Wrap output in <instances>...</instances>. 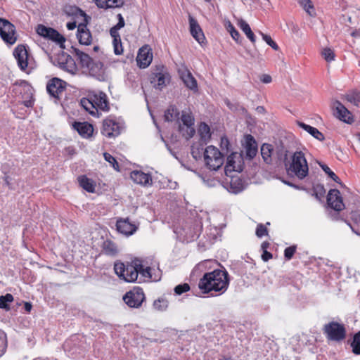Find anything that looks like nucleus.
<instances>
[{"label": "nucleus", "mask_w": 360, "mask_h": 360, "mask_svg": "<svg viewBox=\"0 0 360 360\" xmlns=\"http://www.w3.org/2000/svg\"><path fill=\"white\" fill-rule=\"evenodd\" d=\"M229 285V274L221 269L205 273L198 282V288L204 294L214 292L221 295L226 292Z\"/></svg>", "instance_id": "1"}, {"label": "nucleus", "mask_w": 360, "mask_h": 360, "mask_svg": "<svg viewBox=\"0 0 360 360\" xmlns=\"http://www.w3.org/2000/svg\"><path fill=\"white\" fill-rule=\"evenodd\" d=\"M81 106L90 115L98 116V110L108 111L109 102L106 94L102 91L89 94L88 97L82 98L80 101Z\"/></svg>", "instance_id": "2"}, {"label": "nucleus", "mask_w": 360, "mask_h": 360, "mask_svg": "<svg viewBox=\"0 0 360 360\" xmlns=\"http://www.w3.org/2000/svg\"><path fill=\"white\" fill-rule=\"evenodd\" d=\"M285 165L288 174L299 179H304L309 174V165L304 153L302 151H295L289 165Z\"/></svg>", "instance_id": "3"}, {"label": "nucleus", "mask_w": 360, "mask_h": 360, "mask_svg": "<svg viewBox=\"0 0 360 360\" xmlns=\"http://www.w3.org/2000/svg\"><path fill=\"white\" fill-rule=\"evenodd\" d=\"M137 259L131 262L124 263L121 261H116L114 264V271L117 276L122 280L131 283L136 281L138 278Z\"/></svg>", "instance_id": "4"}, {"label": "nucleus", "mask_w": 360, "mask_h": 360, "mask_svg": "<svg viewBox=\"0 0 360 360\" xmlns=\"http://www.w3.org/2000/svg\"><path fill=\"white\" fill-rule=\"evenodd\" d=\"M322 331L328 341L341 342L347 337V329L345 324L335 321L323 325Z\"/></svg>", "instance_id": "5"}, {"label": "nucleus", "mask_w": 360, "mask_h": 360, "mask_svg": "<svg viewBox=\"0 0 360 360\" xmlns=\"http://www.w3.org/2000/svg\"><path fill=\"white\" fill-rule=\"evenodd\" d=\"M204 161L209 169L216 171L223 165L224 158L217 148L209 146L204 151Z\"/></svg>", "instance_id": "6"}, {"label": "nucleus", "mask_w": 360, "mask_h": 360, "mask_svg": "<svg viewBox=\"0 0 360 360\" xmlns=\"http://www.w3.org/2000/svg\"><path fill=\"white\" fill-rule=\"evenodd\" d=\"M123 301L130 308H139L146 300L143 289L134 287L123 296Z\"/></svg>", "instance_id": "7"}, {"label": "nucleus", "mask_w": 360, "mask_h": 360, "mask_svg": "<svg viewBox=\"0 0 360 360\" xmlns=\"http://www.w3.org/2000/svg\"><path fill=\"white\" fill-rule=\"evenodd\" d=\"M0 37L7 44L13 45L17 41L15 27L4 18H0Z\"/></svg>", "instance_id": "8"}, {"label": "nucleus", "mask_w": 360, "mask_h": 360, "mask_svg": "<svg viewBox=\"0 0 360 360\" xmlns=\"http://www.w3.org/2000/svg\"><path fill=\"white\" fill-rule=\"evenodd\" d=\"M122 129V124L116 120L107 117L103 121L101 132L108 139H114L121 134Z\"/></svg>", "instance_id": "9"}, {"label": "nucleus", "mask_w": 360, "mask_h": 360, "mask_svg": "<svg viewBox=\"0 0 360 360\" xmlns=\"http://www.w3.org/2000/svg\"><path fill=\"white\" fill-rule=\"evenodd\" d=\"M37 33L45 39L51 40L59 44L61 48H64L65 38L60 34L56 30L46 27L44 25H39L37 27Z\"/></svg>", "instance_id": "10"}, {"label": "nucleus", "mask_w": 360, "mask_h": 360, "mask_svg": "<svg viewBox=\"0 0 360 360\" xmlns=\"http://www.w3.org/2000/svg\"><path fill=\"white\" fill-rule=\"evenodd\" d=\"M67 83L57 77L50 79L46 85L47 92L50 96L60 100L62 94L66 89Z\"/></svg>", "instance_id": "11"}, {"label": "nucleus", "mask_w": 360, "mask_h": 360, "mask_svg": "<svg viewBox=\"0 0 360 360\" xmlns=\"http://www.w3.org/2000/svg\"><path fill=\"white\" fill-rule=\"evenodd\" d=\"M333 108L334 115L340 120L349 124L354 122L352 113L339 101L333 103Z\"/></svg>", "instance_id": "12"}, {"label": "nucleus", "mask_w": 360, "mask_h": 360, "mask_svg": "<svg viewBox=\"0 0 360 360\" xmlns=\"http://www.w3.org/2000/svg\"><path fill=\"white\" fill-rule=\"evenodd\" d=\"M153 50L149 45H144L139 49L136 63L140 68H148L153 60Z\"/></svg>", "instance_id": "13"}, {"label": "nucleus", "mask_w": 360, "mask_h": 360, "mask_svg": "<svg viewBox=\"0 0 360 360\" xmlns=\"http://www.w3.org/2000/svg\"><path fill=\"white\" fill-rule=\"evenodd\" d=\"M13 56L17 60L20 69L24 72H27L29 54L26 46L23 44L18 45L13 51Z\"/></svg>", "instance_id": "14"}, {"label": "nucleus", "mask_w": 360, "mask_h": 360, "mask_svg": "<svg viewBox=\"0 0 360 360\" xmlns=\"http://www.w3.org/2000/svg\"><path fill=\"white\" fill-rule=\"evenodd\" d=\"M327 203L330 207L340 212L345 209L342 197L338 189H330L327 195Z\"/></svg>", "instance_id": "15"}, {"label": "nucleus", "mask_w": 360, "mask_h": 360, "mask_svg": "<svg viewBox=\"0 0 360 360\" xmlns=\"http://www.w3.org/2000/svg\"><path fill=\"white\" fill-rule=\"evenodd\" d=\"M116 227L120 233L127 236L134 234L138 229L134 224L129 221L128 218L117 219Z\"/></svg>", "instance_id": "16"}, {"label": "nucleus", "mask_w": 360, "mask_h": 360, "mask_svg": "<svg viewBox=\"0 0 360 360\" xmlns=\"http://www.w3.org/2000/svg\"><path fill=\"white\" fill-rule=\"evenodd\" d=\"M72 126L82 138L89 139L93 135L94 127L87 122H74Z\"/></svg>", "instance_id": "17"}, {"label": "nucleus", "mask_w": 360, "mask_h": 360, "mask_svg": "<svg viewBox=\"0 0 360 360\" xmlns=\"http://www.w3.org/2000/svg\"><path fill=\"white\" fill-rule=\"evenodd\" d=\"M77 37L79 44L83 45H90L92 42V36L90 30L87 28L85 23H80L77 26Z\"/></svg>", "instance_id": "18"}, {"label": "nucleus", "mask_w": 360, "mask_h": 360, "mask_svg": "<svg viewBox=\"0 0 360 360\" xmlns=\"http://www.w3.org/2000/svg\"><path fill=\"white\" fill-rule=\"evenodd\" d=\"M130 177L134 183L142 186H150L153 183L150 174H146L142 171H132L130 173Z\"/></svg>", "instance_id": "19"}, {"label": "nucleus", "mask_w": 360, "mask_h": 360, "mask_svg": "<svg viewBox=\"0 0 360 360\" xmlns=\"http://www.w3.org/2000/svg\"><path fill=\"white\" fill-rule=\"evenodd\" d=\"M180 78L186 87L191 90H198V83L192 73L186 68L179 70Z\"/></svg>", "instance_id": "20"}, {"label": "nucleus", "mask_w": 360, "mask_h": 360, "mask_svg": "<svg viewBox=\"0 0 360 360\" xmlns=\"http://www.w3.org/2000/svg\"><path fill=\"white\" fill-rule=\"evenodd\" d=\"M190 32L193 37L199 43L202 44L205 39L203 32L198 21L191 15H189Z\"/></svg>", "instance_id": "21"}, {"label": "nucleus", "mask_w": 360, "mask_h": 360, "mask_svg": "<svg viewBox=\"0 0 360 360\" xmlns=\"http://www.w3.org/2000/svg\"><path fill=\"white\" fill-rule=\"evenodd\" d=\"M167 79L169 80V75L162 72L153 73L150 77V83L159 90H162L166 86Z\"/></svg>", "instance_id": "22"}, {"label": "nucleus", "mask_w": 360, "mask_h": 360, "mask_svg": "<svg viewBox=\"0 0 360 360\" xmlns=\"http://www.w3.org/2000/svg\"><path fill=\"white\" fill-rule=\"evenodd\" d=\"M79 186L88 193H94L96 192V182L86 175H80L77 178Z\"/></svg>", "instance_id": "23"}, {"label": "nucleus", "mask_w": 360, "mask_h": 360, "mask_svg": "<svg viewBox=\"0 0 360 360\" xmlns=\"http://www.w3.org/2000/svg\"><path fill=\"white\" fill-rule=\"evenodd\" d=\"M102 252L108 256L115 257L119 252L117 245L112 240L107 239L103 241L101 245Z\"/></svg>", "instance_id": "24"}, {"label": "nucleus", "mask_w": 360, "mask_h": 360, "mask_svg": "<svg viewBox=\"0 0 360 360\" xmlns=\"http://www.w3.org/2000/svg\"><path fill=\"white\" fill-rule=\"evenodd\" d=\"M245 149L246 154L250 158H254L257 152V144L254 137L250 134H247L245 136Z\"/></svg>", "instance_id": "25"}, {"label": "nucleus", "mask_w": 360, "mask_h": 360, "mask_svg": "<svg viewBox=\"0 0 360 360\" xmlns=\"http://www.w3.org/2000/svg\"><path fill=\"white\" fill-rule=\"evenodd\" d=\"M59 60V64L62 69L70 72H73L76 70L75 63L70 55L63 54Z\"/></svg>", "instance_id": "26"}, {"label": "nucleus", "mask_w": 360, "mask_h": 360, "mask_svg": "<svg viewBox=\"0 0 360 360\" xmlns=\"http://www.w3.org/2000/svg\"><path fill=\"white\" fill-rule=\"evenodd\" d=\"M261 155L266 164L272 163L273 156L274 155L273 146L269 143H264L261 147Z\"/></svg>", "instance_id": "27"}, {"label": "nucleus", "mask_w": 360, "mask_h": 360, "mask_svg": "<svg viewBox=\"0 0 360 360\" xmlns=\"http://www.w3.org/2000/svg\"><path fill=\"white\" fill-rule=\"evenodd\" d=\"M297 125L310 134L313 137L319 141H323L325 139V136L322 132H321L318 129L308 125L302 122H297Z\"/></svg>", "instance_id": "28"}, {"label": "nucleus", "mask_w": 360, "mask_h": 360, "mask_svg": "<svg viewBox=\"0 0 360 360\" xmlns=\"http://www.w3.org/2000/svg\"><path fill=\"white\" fill-rule=\"evenodd\" d=\"M96 4L101 8H114L122 6L124 0H96Z\"/></svg>", "instance_id": "29"}, {"label": "nucleus", "mask_w": 360, "mask_h": 360, "mask_svg": "<svg viewBox=\"0 0 360 360\" xmlns=\"http://www.w3.org/2000/svg\"><path fill=\"white\" fill-rule=\"evenodd\" d=\"M89 74L101 80L103 78L104 70L103 69V64L101 62H93L90 66L88 67Z\"/></svg>", "instance_id": "30"}, {"label": "nucleus", "mask_w": 360, "mask_h": 360, "mask_svg": "<svg viewBox=\"0 0 360 360\" xmlns=\"http://www.w3.org/2000/svg\"><path fill=\"white\" fill-rule=\"evenodd\" d=\"M181 120L183 122V124L188 127V129L189 130V137H192L195 133V129H193V126L194 125V118L191 113L183 112Z\"/></svg>", "instance_id": "31"}, {"label": "nucleus", "mask_w": 360, "mask_h": 360, "mask_svg": "<svg viewBox=\"0 0 360 360\" xmlns=\"http://www.w3.org/2000/svg\"><path fill=\"white\" fill-rule=\"evenodd\" d=\"M238 25L240 28V30L245 33L247 37L250 40L252 44H255L256 41V37L254 33L252 32L250 25L247 22L244 20L240 19L238 22Z\"/></svg>", "instance_id": "32"}, {"label": "nucleus", "mask_w": 360, "mask_h": 360, "mask_svg": "<svg viewBox=\"0 0 360 360\" xmlns=\"http://www.w3.org/2000/svg\"><path fill=\"white\" fill-rule=\"evenodd\" d=\"M300 6L307 12V13L314 17L316 15V11L314 4L311 0H297Z\"/></svg>", "instance_id": "33"}, {"label": "nucleus", "mask_w": 360, "mask_h": 360, "mask_svg": "<svg viewBox=\"0 0 360 360\" xmlns=\"http://www.w3.org/2000/svg\"><path fill=\"white\" fill-rule=\"evenodd\" d=\"M179 115V112L175 106H170L165 112L164 118L167 122H172L177 119Z\"/></svg>", "instance_id": "34"}, {"label": "nucleus", "mask_w": 360, "mask_h": 360, "mask_svg": "<svg viewBox=\"0 0 360 360\" xmlns=\"http://www.w3.org/2000/svg\"><path fill=\"white\" fill-rule=\"evenodd\" d=\"M350 347L353 354L360 355V331H358L353 335Z\"/></svg>", "instance_id": "35"}, {"label": "nucleus", "mask_w": 360, "mask_h": 360, "mask_svg": "<svg viewBox=\"0 0 360 360\" xmlns=\"http://www.w3.org/2000/svg\"><path fill=\"white\" fill-rule=\"evenodd\" d=\"M345 98L354 105L360 108V91H352L346 94Z\"/></svg>", "instance_id": "36"}, {"label": "nucleus", "mask_w": 360, "mask_h": 360, "mask_svg": "<svg viewBox=\"0 0 360 360\" xmlns=\"http://www.w3.org/2000/svg\"><path fill=\"white\" fill-rule=\"evenodd\" d=\"M198 132L202 141H207L210 139V129L208 124L202 122L200 124Z\"/></svg>", "instance_id": "37"}, {"label": "nucleus", "mask_w": 360, "mask_h": 360, "mask_svg": "<svg viewBox=\"0 0 360 360\" xmlns=\"http://www.w3.org/2000/svg\"><path fill=\"white\" fill-rule=\"evenodd\" d=\"M13 301V296L11 294L7 293L5 295H1L0 297V308L6 310L10 309L9 303L12 302Z\"/></svg>", "instance_id": "38"}, {"label": "nucleus", "mask_w": 360, "mask_h": 360, "mask_svg": "<svg viewBox=\"0 0 360 360\" xmlns=\"http://www.w3.org/2000/svg\"><path fill=\"white\" fill-rule=\"evenodd\" d=\"M288 150L282 145L277 146L274 150V155L278 160H285L288 158Z\"/></svg>", "instance_id": "39"}, {"label": "nucleus", "mask_w": 360, "mask_h": 360, "mask_svg": "<svg viewBox=\"0 0 360 360\" xmlns=\"http://www.w3.org/2000/svg\"><path fill=\"white\" fill-rule=\"evenodd\" d=\"M321 169L324 171V172L334 181L342 186V184L340 179V178L330 169V167L325 164H319Z\"/></svg>", "instance_id": "40"}, {"label": "nucleus", "mask_w": 360, "mask_h": 360, "mask_svg": "<svg viewBox=\"0 0 360 360\" xmlns=\"http://www.w3.org/2000/svg\"><path fill=\"white\" fill-rule=\"evenodd\" d=\"M136 264L138 265V267H139V268H137L138 274H141L145 278H151V274H150L151 268L150 267H149V266L144 267L141 263V261L139 259H137Z\"/></svg>", "instance_id": "41"}, {"label": "nucleus", "mask_w": 360, "mask_h": 360, "mask_svg": "<svg viewBox=\"0 0 360 360\" xmlns=\"http://www.w3.org/2000/svg\"><path fill=\"white\" fill-rule=\"evenodd\" d=\"M103 157L105 160L109 162V164L113 167L115 170H116L117 172L120 171L119 163L112 155H110L108 153H104Z\"/></svg>", "instance_id": "42"}, {"label": "nucleus", "mask_w": 360, "mask_h": 360, "mask_svg": "<svg viewBox=\"0 0 360 360\" xmlns=\"http://www.w3.org/2000/svg\"><path fill=\"white\" fill-rule=\"evenodd\" d=\"M77 55H78V56H79V58L80 59L82 65L83 67L88 68L94 62L92 58L88 54H86V53H84L83 52H80V53H78Z\"/></svg>", "instance_id": "43"}, {"label": "nucleus", "mask_w": 360, "mask_h": 360, "mask_svg": "<svg viewBox=\"0 0 360 360\" xmlns=\"http://www.w3.org/2000/svg\"><path fill=\"white\" fill-rule=\"evenodd\" d=\"M154 308L159 311H164L168 307V301L165 298H159L153 303Z\"/></svg>", "instance_id": "44"}, {"label": "nucleus", "mask_w": 360, "mask_h": 360, "mask_svg": "<svg viewBox=\"0 0 360 360\" xmlns=\"http://www.w3.org/2000/svg\"><path fill=\"white\" fill-rule=\"evenodd\" d=\"M322 57L327 61L331 62L335 60V53L330 48H325L321 51Z\"/></svg>", "instance_id": "45"}, {"label": "nucleus", "mask_w": 360, "mask_h": 360, "mask_svg": "<svg viewBox=\"0 0 360 360\" xmlns=\"http://www.w3.org/2000/svg\"><path fill=\"white\" fill-rule=\"evenodd\" d=\"M313 191L316 198L319 200L323 198L326 194V189L321 184H316L313 187Z\"/></svg>", "instance_id": "46"}, {"label": "nucleus", "mask_w": 360, "mask_h": 360, "mask_svg": "<svg viewBox=\"0 0 360 360\" xmlns=\"http://www.w3.org/2000/svg\"><path fill=\"white\" fill-rule=\"evenodd\" d=\"M226 28L230 33L231 37L236 41H238V39L240 38V34L238 31L236 30L235 27L232 25V23L230 21L228 22L227 25H226Z\"/></svg>", "instance_id": "47"}, {"label": "nucleus", "mask_w": 360, "mask_h": 360, "mask_svg": "<svg viewBox=\"0 0 360 360\" xmlns=\"http://www.w3.org/2000/svg\"><path fill=\"white\" fill-rule=\"evenodd\" d=\"M260 34L262 35V39H264V41H265V42L268 45H269L274 50L278 51L279 49L278 45L276 44V41H274L271 39V36H269L268 34H264L262 32H260Z\"/></svg>", "instance_id": "48"}, {"label": "nucleus", "mask_w": 360, "mask_h": 360, "mask_svg": "<svg viewBox=\"0 0 360 360\" xmlns=\"http://www.w3.org/2000/svg\"><path fill=\"white\" fill-rule=\"evenodd\" d=\"M296 250H297V245H291V246H289L288 248H286L285 250H284V257L286 260H290L295 253L296 252Z\"/></svg>", "instance_id": "49"}, {"label": "nucleus", "mask_w": 360, "mask_h": 360, "mask_svg": "<svg viewBox=\"0 0 360 360\" xmlns=\"http://www.w3.org/2000/svg\"><path fill=\"white\" fill-rule=\"evenodd\" d=\"M29 87V84L25 81H20V82H16L15 84H13L12 91L13 93L16 94H21V89L22 88H26Z\"/></svg>", "instance_id": "50"}, {"label": "nucleus", "mask_w": 360, "mask_h": 360, "mask_svg": "<svg viewBox=\"0 0 360 360\" xmlns=\"http://www.w3.org/2000/svg\"><path fill=\"white\" fill-rule=\"evenodd\" d=\"M190 289H191V288H190L189 284L184 283L183 284H179V285H176L174 288V292L176 295H180L184 292H188L190 290Z\"/></svg>", "instance_id": "51"}, {"label": "nucleus", "mask_w": 360, "mask_h": 360, "mask_svg": "<svg viewBox=\"0 0 360 360\" xmlns=\"http://www.w3.org/2000/svg\"><path fill=\"white\" fill-rule=\"evenodd\" d=\"M117 18H118V22L110 29V32H112V33L119 32H118L119 30H120L121 28H122L124 26L125 23H124V20L122 15L120 13L117 15Z\"/></svg>", "instance_id": "52"}, {"label": "nucleus", "mask_w": 360, "mask_h": 360, "mask_svg": "<svg viewBox=\"0 0 360 360\" xmlns=\"http://www.w3.org/2000/svg\"><path fill=\"white\" fill-rule=\"evenodd\" d=\"M256 235L259 238L268 235V229L263 224H259L256 228Z\"/></svg>", "instance_id": "53"}, {"label": "nucleus", "mask_w": 360, "mask_h": 360, "mask_svg": "<svg viewBox=\"0 0 360 360\" xmlns=\"http://www.w3.org/2000/svg\"><path fill=\"white\" fill-rule=\"evenodd\" d=\"M110 34L112 38V44L113 45L117 44H122L121 37H120L119 32H115V33L110 32Z\"/></svg>", "instance_id": "54"}, {"label": "nucleus", "mask_w": 360, "mask_h": 360, "mask_svg": "<svg viewBox=\"0 0 360 360\" xmlns=\"http://www.w3.org/2000/svg\"><path fill=\"white\" fill-rule=\"evenodd\" d=\"M233 155H234V154L232 153L231 155L228 156L226 167V168L232 167L233 170H236L235 166L233 165V164L235 163V161L233 160Z\"/></svg>", "instance_id": "55"}, {"label": "nucleus", "mask_w": 360, "mask_h": 360, "mask_svg": "<svg viewBox=\"0 0 360 360\" xmlns=\"http://www.w3.org/2000/svg\"><path fill=\"white\" fill-rule=\"evenodd\" d=\"M220 146L222 149L229 150V141L227 137L224 136L221 138Z\"/></svg>", "instance_id": "56"}, {"label": "nucleus", "mask_w": 360, "mask_h": 360, "mask_svg": "<svg viewBox=\"0 0 360 360\" xmlns=\"http://www.w3.org/2000/svg\"><path fill=\"white\" fill-rule=\"evenodd\" d=\"M114 53L116 55H121L123 53V46L122 44H117L113 45Z\"/></svg>", "instance_id": "57"}, {"label": "nucleus", "mask_w": 360, "mask_h": 360, "mask_svg": "<svg viewBox=\"0 0 360 360\" xmlns=\"http://www.w3.org/2000/svg\"><path fill=\"white\" fill-rule=\"evenodd\" d=\"M260 80L264 84L271 83L272 78L269 75L264 74L260 77Z\"/></svg>", "instance_id": "58"}, {"label": "nucleus", "mask_w": 360, "mask_h": 360, "mask_svg": "<svg viewBox=\"0 0 360 360\" xmlns=\"http://www.w3.org/2000/svg\"><path fill=\"white\" fill-rule=\"evenodd\" d=\"M272 257H273L272 254L271 252H268L267 250H264V251H263V253L262 255V258L264 262L269 261V259H271L272 258Z\"/></svg>", "instance_id": "59"}, {"label": "nucleus", "mask_w": 360, "mask_h": 360, "mask_svg": "<svg viewBox=\"0 0 360 360\" xmlns=\"http://www.w3.org/2000/svg\"><path fill=\"white\" fill-rule=\"evenodd\" d=\"M238 181H240V179H235V180L234 179H231V186L234 189V191H233L234 193H238V192H240V191H241L243 190V186H241L240 187H236V188L233 187V185Z\"/></svg>", "instance_id": "60"}, {"label": "nucleus", "mask_w": 360, "mask_h": 360, "mask_svg": "<svg viewBox=\"0 0 360 360\" xmlns=\"http://www.w3.org/2000/svg\"><path fill=\"white\" fill-rule=\"evenodd\" d=\"M66 26L69 30H73L77 27V24L76 22H69Z\"/></svg>", "instance_id": "61"}, {"label": "nucleus", "mask_w": 360, "mask_h": 360, "mask_svg": "<svg viewBox=\"0 0 360 360\" xmlns=\"http://www.w3.org/2000/svg\"><path fill=\"white\" fill-rule=\"evenodd\" d=\"M32 308V305L30 302H25L24 304V309L27 312H30L31 309Z\"/></svg>", "instance_id": "62"}, {"label": "nucleus", "mask_w": 360, "mask_h": 360, "mask_svg": "<svg viewBox=\"0 0 360 360\" xmlns=\"http://www.w3.org/2000/svg\"><path fill=\"white\" fill-rule=\"evenodd\" d=\"M256 111L259 114H265L266 113V109L264 106H257L256 108Z\"/></svg>", "instance_id": "63"}, {"label": "nucleus", "mask_w": 360, "mask_h": 360, "mask_svg": "<svg viewBox=\"0 0 360 360\" xmlns=\"http://www.w3.org/2000/svg\"><path fill=\"white\" fill-rule=\"evenodd\" d=\"M269 246V243L268 242H263L262 244V248L263 250V251H264V250H266Z\"/></svg>", "instance_id": "64"}]
</instances>
